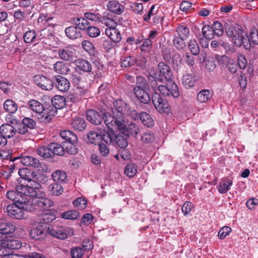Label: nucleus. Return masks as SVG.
<instances>
[{"label": "nucleus", "mask_w": 258, "mask_h": 258, "mask_svg": "<svg viewBox=\"0 0 258 258\" xmlns=\"http://www.w3.org/2000/svg\"><path fill=\"white\" fill-rule=\"evenodd\" d=\"M6 196L9 199L13 201V204L9 205L6 209L8 215L10 217L16 219H22L24 216V211H33V208L28 203V196L14 190L8 191Z\"/></svg>", "instance_id": "1"}, {"label": "nucleus", "mask_w": 258, "mask_h": 258, "mask_svg": "<svg viewBox=\"0 0 258 258\" xmlns=\"http://www.w3.org/2000/svg\"><path fill=\"white\" fill-rule=\"evenodd\" d=\"M19 174L21 179L29 182V185H19L16 186L14 191L28 196V197H36L37 190L41 186L38 183L39 178L42 177L44 181L46 180V176L44 175H38L35 172L29 168H24L19 170Z\"/></svg>", "instance_id": "2"}, {"label": "nucleus", "mask_w": 258, "mask_h": 258, "mask_svg": "<svg viewBox=\"0 0 258 258\" xmlns=\"http://www.w3.org/2000/svg\"><path fill=\"white\" fill-rule=\"evenodd\" d=\"M30 237L34 239H43L47 234L60 239H66L74 234V230L69 227H54L38 224L29 232Z\"/></svg>", "instance_id": "3"}, {"label": "nucleus", "mask_w": 258, "mask_h": 258, "mask_svg": "<svg viewBox=\"0 0 258 258\" xmlns=\"http://www.w3.org/2000/svg\"><path fill=\"white\" fill-rule=\"evenodd\" d=\"M103 119L109 128L118 130L124 123V115L115 108H112V113L105 112L103 113Z\"/></svg>", "instance_id": "4"}, {"label": "nucleus", "mask_w": 258, "mask_h": 258, "mask_svg": "<svg viewBox=\"0 0 258 258\" xmlns=\"http://www.w3.org/2000/svg\"><path fill=\"white\" fill-rule=\"evenodd\" d=\"M74 63L75 66L80 71L89 73L92 75H94L95 73L96 74L98 73L101 74L100 71H101L103 69V66L99 61L94 62L93 66L89 61L83 58L76 59Z\"/></svg>", "instance_id": "5"}, {"label": "nucleus", "mask_w": 258, "mask_h": 258, "mask_svg": "<svg viewBox=\"0 0 258 258\" xmlns=\"http://www.w3.org/2000/svg\"><path fill=\"white\" fill-rule=\"evenodd\" d=\"M157 78L158 80H162L163 82L170 81L173 78V73L170 67L164 62H160L157 66V70H152Z\"/></svg>", "instance_id": "6"}, {"label": "nucleus", "mask_w": 258, "mask_h": 258, "mask_svg": "<svg viewBox=\"0 0 258 258\" xmlns=\"http://www.w3.org/2000/svg\"><path fill=\"white\" fill-rule=\"evenodd\" d=\"M152 101L156 109L161 113H168L170 110L168 101L157 92L153 93Z\"/></svg>", "instance_id": "7"}, {"label": "nucleus", "mask_w": 258, "mask_h": 258, "mask_svg": "<svg viewBox=\"0 0 258 258\" xmlns=\"http://www.w3.org/2000/svg\"><path fill=\"white\" fill-rule=\"evenodd\" d=\"M37 195H38V194ZM30 197L29 199H28V203L33 208V211L36 209L37 207L46 210L51 207L53 204V202L48 199L39 198L38 196Z\"/></svg>", "instance_id": "8"}, {"label": "nucleus", "mask_w": 258, "mask_h": 258, "mask_svg": "<svg viewBox=\"0 0 258 258\" xmlns=\"http://www.w3.org/2000/svg\"><path fill=\"white\" fill-rule=\"evenodd\" d=\"M231 41L237 47L243 46L246 49H249L251 47L249 37L243 29L239 31Z\"/></svg>", "instance_id": "9"}, {"label": "nucleus", "mask_w": 258, "mask_h": 258, "mask_svg": "<svg viewBox=\"0 0 258 258\" xmlns=\"http://www.w3.org/2000/svg\"><path fill=\"white\" fill-rule=\"evenodd\" d=\"M118 131H119L121 134L127 137L132 136L136 138H137V136L140 133V129L139 125L135 123H131L127 126L124 123L121 127H120Z\"/></svg>", "instance_id": "10"}, {"label": "nucleus", "mask_w": 258, "mask_h": 258, "mask_svg": "<svg viewBox=\"0 0 258 258\" xmlns=\"http://www.w3.org/2000/svg\"><path fill=\"white\" fill-rule=\"evenodd\" d=\"M35 84L44 90H51L53 88V80L43 75H35L34 77Z\"/></svg>", "instance_id": "11"}, {"label": "nucleus", "mask_w": 258, "mask_h": 258, "mask_svg": "<svg viewBox=\"0 0 258 258\" xmlns=\"http://www.w3.org/2000/svg\"><path fill=\"white\" fill-rule=\"evenodd\" d=\"M55 85L60 91L66 92L70 87V83L69 80L60 75H56L53 78V86Z\"/></svg>", "instance_id": "12"}, {"label": "nucleus", "mask_w": 258, "mask_h": 258, "mask_svg": "<svg viewBox=\"0 0 258 258\" xmlns=\"http://www.w3.org/2000/svg\"><path fill=\"white\" fill-rule=\"evenodd\" d=\"M55 211L53 210H46L39 216V222L40 224L47 226H51L49 224L56 219Z\"/></svg>", "instance_id": "13"}, {"label": "nucleus", "mask_w": 258, "mask_h": 258, "mask_svg": "<svg viewBox=\"0 0 258 258\" xmlns=\"http://www.w3.org/2000/svg\"><path fill=\"white\" fill-rule=\"evenodd\" d=\"M224 28L226 34L229 37L231 38V40L235 37V35H236L239 33V31L242 30V27L239 25L231 22L225 23Z\"/></svg>", "instance_id": "14"}, {"label": "nucleus", "mask_w": 258, "mask_h": 258, "mask_svg": "<svg viewBox=\"0 0 258 258\" xmlns=\"http://www.w3.org/2000/svg\"><path fill=\"white\" fill-rule=\"evenodd\" d=\"M86 117L91 123L99 125L102 122L103 115L101 116L100 113L96 110L90 109L86 112Z\"/></svg>", "instance_id": "15"}, {"label": "nucleus", "mask_w": 258, "mask_h": 258, "mask_svg": "<svg viewBox=\"0 0 258 258\" xmlns=\"http://www.w3.org/2000/svg\"><path fill=\"white\" fill-rule=\"evenodd\" d=\"M16 227L13 224L0 220V237L5 235L4 238H7L8 235L13 233L16 230Z\"/></svg>", "instance_id": "16"}, {"label": "nucleus", "mask_w": 258, "mask_h": 258, "mask_svg": "<svg viewBox=\"0 0 258 258\" xmlns=\"http://www.w3.org/2000/svg\"><path fill=\"white\" fill-rule=\"evenodd\" d=\"M66 36L70 39L75 40L82 37V32L76 25L67 27L64 30Z\"/></svg>", "instance_id": "17"}, {"label": "nucleus", "mask_w": 258, "mask_h": 258, "mask_svg": "<svg viewBox=\"0 0 258 258\" xmlns=\"http://www.w3.org/2000/svg\"><path fill=\"white\" fill-rule=\"evenodd\" d=\"M100 139L104 141L107 144H113L115 133L113 128H109L107 131L105 129L100 128Z\"/></svg>", "instance_id": "18"}, {"label": "nucleus", "mask_w": 258, "mask_h": 258, "mask_svg": "<svg viewBox=\"0 0 258 258\" xmlns=\"http://www.w3.org/2000/svg\"><path fill=\"white\" fill-rule=\"evenodd\" d=\"M156 76L152 72V71L149 73L147 76V86H148V91H150L151 90L155 91L158 89L159 85L158 83H163L162 80H158Z\"/></svg>", "instance_id": "19"}, {"label": "nucleus", "mask_w": 258, "mask_h": 258, "mask_svg": "<svg viewBox=\"0 0 258 258\" xmlns=\"http://www.w3.org/2000/svg\"><path fill=\"white\" fill-rule=\"evenodd\" d=\"M17 132L16 128L9 123H5L0 127V133L5 138L13 137Z\"/></svg>", "instance_id": "20"}, {"label": "nucleus", "mask_w": 258, "mask_h": 258, "mask_svg": "<svg viewBox=\"0 0 258 258\" xmlns=\"http://www.w3.org/2000/svg\"><path fill=\"white\" fill-rule=\"evenodd\" d=\"M148 89L147 80L142 76H138L136 78L135 85L133 86V92L146 90Z\"/></svg>", "instance_id": "21"}, {"label": "nucleus", "mask_w": 258, "mask_h": 258, "mask_svg": "<svg viewBox=\"0 0 258 258\" xmlns=\"http://www.w3.org/2000/svg\"><path fill=\"white\" fill-rule=\"evenodd\" d=\"M105 34L114 42L118 43L121 40L120 32L115 27L107 28L105 29Z\"/></svg>", "instance_id": "22"}, {"label": "nucleus", "mask_w": 258, "mask_h": 258, "mask_svg": "<svg viewBox=\"0 0 258 258\" xmlns=\"http://www.w3.org/2000/svg\"><path fill=\"white\" fill-rule=\"evenodd\" d=\"M71 23L76 25L81 31H85L90 25L89 22L86 19L83 17H75L71 20Z\"/></svg>", "instance_id": "23"}, {"label": "nucleus", "mask_w": 258, "mask_h": 258, "mask_svg": "<svg viewBox=\"0 0 258 258\" xmlns=\"http://www.w3.org/2000/svg\"><path fill=\"white\" fill-rule=\"evenodd\" d=\"M107 7L109 11L116 15H120L124 11V7L115 0L109 1Z\"/></svg>", "instance_id": "24"}, {"label": "nucleus", "mask_w": 258, "mask_h": 258, "mask_svg": "<svg viewBox=\"0 0 258 258\" xmlns=\"http://www.w3.org/2000/svg\"><path fill=\"white\" fill-rule=\"evenodd\" d=\"M114 106L118 112H121L123 115L125 114H129L130 112L131 108L129 104L122 100H116L114 103Z\"/></svg>", "instance_id": "25"}, {"label": "nucleus", "mask_w": 258, "mask_h": 258, "mask_svg": "<svg viewBox=\"0 0 258 258\" xmlns=\"http://www.w3.org/2000/svg\"><path fill=\"white\" fill-rule=\"evenodd\" d=\"M51 176L55 182L63 184L67 181V173L63 170H57L52 173Z\"/></svg>", "instance_id": "26"}, {"label": "nucleus", "mask_w": 258, "mask_h": 258, "mask_svg": "<svg viewBox=\"0 0 258 258\" xmlns=\"http://www.w3.org/2000/svg\"><path fill=\"white\" fill-rule=\"evenodd\" d=\"M148 90L133 92L136 97L144 104H149L151 101V97L148 92Z\"/></svg>", "instance_id": "27"}, {"label": "nucleus", "mask_w": 258, "mask_h": 258, "mask_svg": "<svg viewBox=\"0 0 258 258\" xmlns=\"http://www.w3.org/2000/svg\"><path fill=\"white\" fill-rule=\"evenodd\" d=\"M60 136L63 140L69 143H77L78 141L76 135L69 130L61 131L60 132Z\"/></svg>", "instance_id": "28"}, {"label": "nucleus", "mask_w": 258, "mask_h": 258, "mask_svg": "<svg viewBox=\"0 0 258 258\" xmlns=\"http://www.w3.org/2000/svg\"><path fill=\"white\" fill-rule=\"evenodd\" d=\"M71 125L74 130L81 132L85 129L86 122L83 118L76 117L72 120Z\"/></svg>", "instance_id": "29"}, {"label": "nucleus", "mask_w": 258, "mask_h": 258, "mask_svg": "<svg viewBox=\"0 0 258 258\" xmlns=\"http://www.w3.org/2000/svg\"><path fill=\"white\" fill-rule=\"evenodd\" d=\"M53 69L56 73L61 75L67 74L70 71L68 64L61 61L55 63L53 65Z\"/></svg>", "instance_id": "30"}, {"label": "nucleus", "mask_w": 258, "mask_h": 258, "mask_svg": "<svg viewBox=\"0 0 258 258\" xmlns=\"http://www.w3.org/2000/svg\"><path fill=\"white\" fill-rule=\"evenodd\" d=\"M66 98L60 95H55L51 99L52 105L58 109L64 108L66 106Z\"/></svg>", "instance_id": "31"}, {"label": "nucleus", "mask_w": 258, "mask_h": 258, "mask_svg": "<svg viewBox=\"0 0 258 258\" xmlns=\"http://www.w3.org/2000/svg\"><path fill=\"white\" fill-rule=\"evenodd\" d=\"M140 119L145 126L151 127L154 126V121L150 114L146 112H142L140 114Z\"/></svg>", "instance_id": "32"}, {"label": "nucleus", "mask_w": 258, "mask_h": 258, "mask_svg": "<svg viewBox=\"0 0 258 258\" xmlns=\"http://www.w3.org/2000/svg\"><path fill=\"white\" fill-rule=\"evenodd\" d=\"M122 134H119L115 135L113 144H116L120 149H124L128 146V140L126 137H124Z\"/></svg>", "instance_id": "33"}, {"label": "nucleus", "mask_w": 258, "mask_h": 258, "mask_svg": "<svg viewBox=\"0 0 258 258\" xmlns=\"http://www.w3.org/2000/svg\"><path fill=\"white\" fill-rule=\"evenodd\" d=\"M48 190L52 196L61 195L63 191L62 184L54 182L48 186Z\"/></svg>", "instance_id": "34"}, {"label": "nucleus", "mask_w": 258, "mask_h": 258, "mask_svg": "<svg viewBox=\"0 0 258 258\" xmlns=\"http://www.w3.org/2000/svg\"><path fill=\"white\" fill-rule=\"evenodd\" d=\"M168 82V95L167 96H172L174 98H177L179 95V90L177 85L172 80L167 81Z\"/></svg>", "instance_id": "35"}, {"label": "nucleus", "mask_w": 258, "mask_h": 258, "mask_svg": "<svg viewBox=\"0 0 258 258\" xmlns=\"http://www.w3.org/2000/svg\"><path fill=\"white\" fill-rule=\"evenodd\" d=\"M57 51L60 58L64 60L70 61L73 58V52L68 47L59 49Z\"/></svg>", "instance_id": "36"}, {"label": "nucleus", "mask_w": 258, "mask_h": 258, "mask_svg": "<svg viewBox=\"0 0 258 258\" xmlns=\"http://www.w3.org/2000/svg\"><path fill=\"white\" fill-rule=\"evenodd\" d=\"M182 82L185 88H188L195 85L196 80L192 74H187L182 76Z\"/></svg>", "instance_id": "37"}, {"label": "nucleus", "mask_w": 258, "mask_h": 258, "mask_svg": "<svg viewBox=\"0 0 258 258\" xmlns=\"http://www.w3.org/2000/svg\"><path fill=\"white\" fill-rule=\"evenodd\" d=\"M28 105L31 109L36 113H41L44 110L43 105L36 100H30Z\"/></svg>", "instance_id": "38"}, {"label": "nucleus", "mask_w": 258, "mask_h": 258, "mask_svg": "<svg viewBox=\"0 0 258 258\" xmlns=\"http://www.w3.org/2000/svg\"><path fill=\"white\" fill-rule=\"evenodd\" d=\"M37 154L43 158H49L53 156L49 144L47 146H41L37 150Z\"/></svg>", "instance_id": "39"}, {"label": "nucleus", "mask_w": 258, "mask_h": 258, "mask_svg": "<svg viewBox=\"0 0 258 258\" xmlns=\"http://www.w3.org/2000/svg\"><path fill=\"white\" fill-rule=\"evenodd\" d=\"M3 245L4 247H6L7 249H18L22 247V243L19 240L14 239H5Z\"/></svg>", "instance_id": "40"}, {"label": "nucleus", "mask_w": 258, "mask_h": 258, "mask_svg": "<svg viewBox=\"0 0 258 258\" xmlns=\"http://www.w3.org/2000/svg\"><path fill=\"white\" fill-rule=\"evenodd\" d=\"M4 108L6 111L14 113L18 109V105L12 100L7 99L4 103Z\"/></svg>", "instance_id": "41"}, {"label": "nucleus", "mask_w": 258, "mask_h": 258, "mask_svg": "<svg viewBox=\"0 0 258 258\" xmlns=\"http://www.w3.org/2000/svg\"><path fill=\"white\" fill-rule=\"evenodd\" d=\"M49 146L52 151L53 156L55 155L62 156L64 154V148L60 144L56 143H51L49 144Z\"/></svg>", "instance_id": "42"}, {"label": "nucleus", "mask_w": 258, "mask_h": 258, "mask_svg": "<svg viewBox=\"0 0 258 258\" xmlns=\"http://www.w3.org/2000/svg\"><path fill=\"white\" fill-rule=\"evenodd\" d=\"M171 59L174 69H180L183 65V57L179 53H176L172 55Z\"/></svg>", "instance_id": "43"}, {"label": "nucleus", "mask_w": 258, "mask_h": 258, "mask_svg": "<svg viewBox=\"0 0 258 258\" xmlns=\"http://www.w3.org/2000/svg\"><path fill=\"white\" fill-rule=\"evenodd\" d=\"M212 96V94L209 90H203L197 94V98L201 103L206 102Z\"/></svg>", "instance_id": "44"}, {"label": "nucleus", "mask_w": 258, "mask_h": 258, "mask_svg": "<svg viewBox=\"0 0 258 258\" xmlns=\"http://www.w3.org/2000/svg\"><path fill=\"white\" fill-rule=\"evenodd\" d=\"M100 127L97 128L98 132L91 131L88 133L87 138L89 140V142L91 144H96L97 140L100 139Z\"/></svg>", "instance_id": "45"}, {"label": "nucleus", "mask_w": 258, "mask_h": 258, "mask_svg": "<svg viewBox=\"0 0 258 258\" xmlns=\"http://www.w3.org/2000/svg\"><path fill=\"white\" fill-rule=\"evenodd\" d=\"M232 181L228 178L224 179L220 182L219 187V191L221 194L226 193L229 189V186L232 185Z\"/></svg>", "instance_id": "46"}, {"label": "nucleus", "mask_w": 258, "mask_h": 258, "mask_svg": "<svg viewBox=\"0 0 258 258\" xmlns=\"http://www.w3.org/2000/svg\"><path fill=\"white\" fill-rule=\"evenodd\" d=\"M202 33L207 39H212L214 36L213 29L209 25H205L202 28Z\"/></svg>", "instance_id": "47"}, {"label": "nucleus", "mask_w": 258, "mask_h": 258, "mask_svg": "<svg viewBox=\"0 0 258 258\" xmlns=\"http://www.w3.org/2000/svg\"><path fill=\"white\" fill-rule=\"evenodd\" d=\"M61 217L69 220H75L79 217V213L76 210H70L62 213Z\"/></svg>", "instance_id": "48"}, {"label": "nucleus", "mask_w": 258, "mask_h": 258, "mask_svg": "<svg viewBox=\"0 0 258 258\" xmlns=\"http://www.w3.org/2000/svg\"><path fill=\"white\" fill-rule=\"evenodd\" d=\"M36 32L32 30H29L27 31L23 36L24 42L27 43H30L34 41L36 39Z\"/></svg>", "instance_id": "49"}, {"label": "nucleus", "mask_w": 258, "mask_h": 258, "mask_svg": "<svg viewBox=\"0 0 258 258\" xmlns=\"http://www.w3.org/2000/svg\"><path fill=\"white\" fill-rule=\"evenodd\" d=\"M137 172V166L133 163L128 164L124 169V173L130 177L134 176Z\"/></svg>", "instance_id": "50"}, {"label": "nucleus", "mask_w": 258, "mask_h": 258, "mask_svg": "<svg viewBox=\"0 0 258 258\" xmlns=\"http://www.w3.org/2000/svg\"><path fill=\"white\" fill-rule=\"evenodd\" d=\"M188 48L191 53L195 55L198 54L200 52V47L195 39L190 40L188 44Z\"/></svg>", "instance_id": "51"}, {"label": "nucleus", "mask_w": 258, "mask_h": 258, "mask_svg": "<svg viewBox=\"0 0 258 258\" xmlns=\"http://www.w3.org/2000/svg\"><path fill=\"white\" fill-rule=\"evenodd\" d=\"M135 57L132 56H126L123 57L121 62V66L124 68L130 67L135 64Z\"/></svg>", "instance_id": "52"}, {"label": "nucleus", "mask_w": 258, "mask_h": 258, "mask_svg": "<svg viewBox=\"0 0 258 258\" xmlns=\"http://www.w3.org/2000/svg\"><path fill=\"white\" fill-rule=\"evenodd\" d=\"M87 34L91 37L95 38L100 35V31L95 26H89L85 31Z\"/></svg>", "instance_id": "53"}, {"label": "nucleus", "mask_w": 258, "mask_h": 258, "mask_svg": "<svg viewBox=\"0 0 258 258\" xmlns=\"http://www.w3.org/2000/svg\"><path fill=\"white\" fill-rule=\"evenodd\" d=\"M177 32L178 33V37L186 39L188 38L189 34V30L188 28L183 25H180L177 27Z\"/></svg>", "instance_id": "54"}, {"label": "nucleus", "mask_w": 258, "mask_h": 258, "mask_svg": "<svg viewBox=\"0 0 258 258\" xmlns=\"http://www.w3.org/2000/svg\"><path fill=\"white\" fill-rule=\"evenodd\" d=\"M32 157L29 156H22L21 157H16L14 158H11L10 161L14 162L17 160H19L22 164L25 166H28V164H30V160Z\"/></svg>", "instance_id": "55"}, {"label": "nucleus", "mask_w": 258, "mask_h": 258, "mask_svg": "<svg viewBox=\"0 0 258 258\" xmlns=\"http://www.w3.org/2000/svg\"><path fill=\"white\" fill-rule=\"evenodd\" d=\"M185 39L178 36L175 37L173 40V44L177 49H182L186 46Z\"/></svg>", "instance_id": "56"}, {"label": "nucleus", "mask_w": 258, "mask_h": 258, "mask_svg": "<svg viewBox=\"0 0 258 258\" xmlns=\"http://www.w3.org/2000/svg\"><path fill=\"white\" fill-rule=\"evenodd\" d=\"M212 28L213 29L214 35L220 36L223 34L224 32L223 27L221 23L218 21L214 22Z\"/></svg>", "instance_id": "57"}, {"label": "nucleus", "mask_w": 258, "mask_h": 258, "mask_svg": "<svg viewBox=\"0 0 258 258\" xmlns=\"http://www.w3.org/2000/svg\"><path fill=\"white\" fill-rule=\"evenodd\" d=\"M152 48V41L150 39H146L144 41L143 44L140 46L142 51L145 52H149Z\"/></svg>", "instance_id": "58"}, {"label": "nucleus", "mask_w": 258, "mask_h": 258, "mask_svg": "<svg viewBox=\"0 0 258 258\" xmlns=\"http://www.w3.org/2000/svg\"><path fill=\"white\" fill-rule=\"evenodd\" d=\"M82 48L89 53H93L95 47L92 43L88 40H84L82 42Z\"/></svg>", "instance_id": "59"}, {"label": "nucleus", "mask_w": 258, "mask_h": 258, "mask_svg": "<svg viewBox=\"0 0 258 258\" xmlns=\"http://www.w3.org/2000/svg\"><path fill=\"white\" fill-rule=\"evenodd\" d=\"M84 254V250L80 247H75L71 251L72 258H82Z\"/></svg>", "instance_id": "60"}, {"label": "nucleus", "mask_w": 258, "mask_h": 258, "mask_svg": "<svg viewBox=\"0 0 258 258\" xmlns=\"http://www.w3.org/2000/svg\"><path fill=\"white\" fill-rule=\"evenodd\" d=\"M73 204L75 206L81 210L85 209L87 205V201L82 198H77L73 202Z\"/></svg>", "instance_id": "61"}, {"label": "nucleus", "mask_w": 258, "mask_h": 258, "mask_svg": "<svg viewBox=\"0 0 258 258\" xmlns=\"http://www.w3.org/2000/svg\"><path fill=\"white\" fill-rule=\"evenodd\" d=\"M130 7V9L135 13L140 15H142L143 14V6L141 3H131Z\"/></svg>", "instance_id": "62"}, {"label": "nucleus", "mask_w": 258, "mask_h": 258, "mask_svg": "<svg viewBox=\"0 0 258 258\" xmlns=\"http://www.w3.org/2000/svg\"><path fill=\"white\" fill-rule=\"evenodd\" d=\"M66 147L65 151L70 155H76L78 153V149L75 145L76 143H69Z\"/></svg>", "instance_id": "63"}, {"label": "nucleus", "mask_w": 258, "mask_h": 258, "mask_svg": "<svg viewBox=\"0 0 258 258\" xmlns=\"http://www.w3.org/2000/svg\"><path fill=\"white\" fill-rule=\"evenodd\" d=\"M23 125L30 129H33L36 126V122L29 117H25L22 120Z\"/></svg>", "instance_id": "64"}]
</instances>
